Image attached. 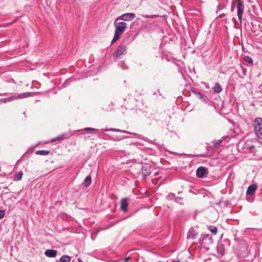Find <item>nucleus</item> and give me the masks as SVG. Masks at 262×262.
<instances>
[{"label": "nucleus", "mask_w": 262, "mask_h": 262, "mask_svg": "<svg viewBox=\"0 0 262 262\" xmlns=\"http://www.w3.org/2000/svg\"><path fill=\"white\" fill-rule=\"evenodd\" d=\"M123 69H127V67L125 68V67H123Z\"/></svg>", "instance_id": "37"}, {"label": "nucleus", "mask_w": 262, "mask_h": 262, "mask_svg": "<svg viewBox=\"0 0 262 262\" xmlns=\"http://www.w3.org/2000/svg\"><path fill=\"white\" fill-rule=\"evenodd\" d=\"M92 178L90 176H87L84 179V185L85 187H88L91 184Z\"/></svg>", "instance_id": "20"}, {"label": "nucleus", "mask_w": 262, "mask_h": 262, "mask_svg": "<svg viewBox=\"0 0 262 262\" xmlns=\"http://www.w3.org/2000/svg\"><path fill=\"white\" fill-rule=\"evenodd\" d=\"M176 196V195L173 193H169L166 196V199L168 201L174 200H175Z\"/></svg>", "instance_id": "23"}, {"label": "nucleus", "mask_w": 262, "mask_h": 262, "mask_svg": "<svg viewBox=\"0 0 262 262\" xmlns=\"http://www.w3.org/2000/svg\"><path fill=\"white\" fill-rule=\"evenodd\" d=\"M118 21L116 18L114 21V26L115 27V34L111 44H113L119 39L121 35L123 34L127 27L126 23L124 21L118 22Z\"/></svg>", "instance_id": "1"}, {"label": "nucleus", "mask_w": 262, "mask_h": 262, "mask_svg": "<svg viewBox=\"0 0 262 262\" xmlns=\"http://www.w3.org/2000/svg\"><path fill=\"white\" fill-rule=\"evenodd\" d=\"M128 259H129V257H127L125 259V262H128Z\"/></svg>", "instance_id": "34"}, {"label": "nucleus", "mask_w": 262, "mask_h": 262, "mask_svg": "<svg viewBox=\"0 0 262 262\" xmlns=\"http://www.w3.org/2000/svg\"><path fill=\"white\" fill-rule=\"evenodd\" d=\"M238 1V3L237 4H239L240 3H242V4H244V2L243 1V0H237Z\"/></svg>", "instance_id": "32"}, {"label": "nucleus", "mask_w": 262, "mask_h": 262, "mask_svg": "<svg viewBox=\"0 0 262 262\" xmlns=\"http://www.w3.org/2000/svg\"><path fill=\"white\" fill-rule=\"evenodd\" d=\"M141 172L142 174L145 178L149 176L151 173L150 166L148 164H145L143 165L141 168Z\"/></svg>", "instance_id": "8"}, {"label": "nucleus", "mask_w": 262, "mask_h": 262, "mask_svg": "<svg viewBox=\"0 0 262 262\" xmlns=\"http://www.w3.org/2000/svg\"><path fill=\"white\" fill-rule=\"evenodd\" d=\"M244 60L249 63H253V59L249 56H245L244 57Z\"/></svg>", "instance_id": "26"}, {"label": "nucleus", "mask_w": 262, "mask_h": 262, "mask_svg": "<svg viewBox=\"0 0 262 262\" xmlns=\"http://www.w3.org/2000/svg\"><path fill=\"white\" fill-rule=\"evenodd\" d=\"M142 16L144 18H154L156 16V15H143Z\"/></svg>", "instance_id": "30"}, {"label": "nucleus", "mask_w": 262, "mask_h": 262, "mask_svg": "<svg viewBox=\"0 0 262 262\" xmlns=\"http://www.w3.org/2000/svg\"><path fill=\"white\" fill-rule=\"evenodd\" d=\"M50 153V151L45 150H40L35 151L36 155H39L41 156H47Z\"/></svg>", "instance_id": "19"}, {"label": "nucleus", "mask_w": 262, "mask_h": 262, "mask_svg": "<svg viewBox=\"0 0 262 262\" xmlns=\"http://www.w3.org/2000/svg\"><path fill=\"white\" fill-rule=\"evenodd\" d=\"M174 201L180 205H184L183 202V198L179 196H177L174 200Z\"/></svg>", "instance_id": "25"}, {"label": "nucleus", "mask_w": 262, "mask_h": 262, "mask_svg": "<svg viewBox=\"0 0 262 262\" xmlns=\"http://www.w3.org/2000/svg\"><path fill=\"white\" fill-rule=\"evenodd\" d=\"M135 17L134 13H126L117 17V20L131 21Z\"/></svg>", "instance_id": "4"}, {"label": "nucleus", "mask_w": 262, "mask_h": 262, "mask_svg": "<svg viewBox=\"0 0 262 262\" xmlns=\"http://www.w3.org/2000/svg\"><path fill=\"white\" fill-rule=\"evenodd\" d=\"M16 99V97L15 95L11 96V97H8V98H1L0 99V102H3V103H6L11 101H13L14 100Z\"/></svg>", "instance_id": "16"}, {"label": "nucleus", "mask_w": 262, "mask_h": 262, "mask_svg": "<svg viewBox=\"0 0 262 262\" xmlns=\"http://www.w3.org/2000/svg\"><path fill=\"white\" fill-rule=\"evenodd\" d=\"M97 129L92 128V127H86L82 129V130L85 132H89V131H93V130H97Z\"/></svg>", "instance_id": "27"}, {"label": "nucleus", "mask_w": 262, "mask_h": 262, "mask_svg": "<svg viewBox=\"0 0 262 262\" xmlns=\"http://www.w3.org/2000/svg\"><path fill=\"white\" fill-rule=\"evenodd\" d=\"M23 173L22 171L18 172L14 176V180L15 181H20L22 179Z\"/></svg>", "instance_id": "21"}, {"label": "nucleus", "mask_w": 262, "mask_h": 262, "mask_svg": "<svg viewBox=\"0 0 262 262\" xmlns=\"http://www.w3.org/2000/svg\"><path fill=\"white\" fill-rule=\"evenodd\" d=\"M212 243V237L209 234L202 235L199 239V243L204 246H209Z\"/></svg>", "instance_id": "3"}, {"label": "nucleus", "mask_w": 262, "mask_h": 262, "mask_svg": "<svg viewBox=\"0 0 262 262\" xmlns=\"http://www.w3.org/2000/svg\"><path fill=\"white\" fill-rule=\"evenodd\" d=\"M5 214V211L4 210H0V219L4 217Z\"/></svg>", "instance_id": "28"}, {"label": "nucleus", "mask_w": 262, "mask_h": 262, "mask_svg": "<svg viewBox=\"0 0 262 262\" xmlns=\"http://www.w3.org/2000/svg\"><path fill=\"white\" fill-rule=\"evenodd\" d=\"M213 91L216 93H220L222 91V88L221 84L217 82L215 84L214 87L213 88Z\"/></svg>", "instance_id": "17"}, {"label": "nucleus", "mask_w": 262, "mask_h": 262, "mask_svg": "<svg viewBox=\"0 0 262 262\" xmlns=\"http://www.w3.org/2000/svg\"><path fill=\"white\" fill-rule=\"evenodd\" d=\"M253 126L257 137L262 140V118H256L253 122Z\"/></svg>", "instance_id": "2"}, {"label": "nucleus", "mask_w": 262, "mask_h": 262, "mask_svg": "<svg viewBox=\"0 0 262 262\" xmlns=\"http://www.w3.org/2000/svg\"><path fill=\"white\" fill-rule=\"evenodd\" d=\"M128 203L127 202V198L122 199L121 200V208L122 211L125 212L127 210Z\"/></svg>", "instance_id": "13"}, {"label": "nucleus", "mask_w": 262, "mask_h": 262, "mask_svg": "<svg viewBox=\"0 0 262 262\" xmlns=\"http://www.w3.org/2000/svg\"><path fill=\"white\" fill-rule=\"evenodd\" d=\"M192 93H193L199 99L201 100L202 101L205 103L207 102L206 97L202 94L200 92L194 89L192 90Z\"/></svg>", "instance_id": "10"}, {"label": "nucleus", "mask_w": 262, "mask_h": 262, "mask_svg": "<svg viewBox=\"0 0 262 262\" xmlns=\"http://www.w3.org/2000/svg\"><path fill=\"white\" fill-rule=\"evenodd\" d=\"M127 48L125 45H119L115 52V57L120 58L121 56L124 55L126 53Z\"/></svg>", "instance_id": "5"}, {"label": "nucleus", "mask_w": 262, "mask_h": 262, "mask_svg": "<svg viewBox=\"0 0 262 262\" xmlns=\"http://www.w3.org/2000/svg\"><path fill=\"white\" fill-rule=\"evenodd\" d=\"M57 253V251L55 250L49 249L45 251V254L49 257H55Z\"/></svg>", "instance_id": "14"}, {"label": "nucleus", "mask_w": 262, "mask_h": 262, "mask_svg": "<svg viewBox=\"0 0 262 262\" xmlns=\"http://www.w3.org/2000/svg\"><path fill=\"white\" fill-rule=\"evenodd\" d=\"M207 172V169L203 166L199 167L196 171V176L200 178L204 177Z\"/></svg>", "instance_id": "9"}, {"label": "nucleus", "mask_w": 262, "mask_h": 262, "mask_svg": "<svg viewBox=\"0 0 262 262\" xmlns=\"http://www.w3.org/2000/svg\"><path fill=\"white\" fill-rule=\"evenodd\" d=\"M71 81L70 79H68L66 80V81L62 84V86L63 88L66 87L69 84V82Z\"/></svg>", "instance_id": "29"}, {"label": "nucleus", "mask_w": 262, "mask_h": 262, "mask_svg": "<svg viewBox=\"0 0 262 262\" xmlns=\"http://www.w3.org/2000/svg\"><path fill=\"white\" fill-rule=\"evenodd\" d=\"M198 235V232L193 228H190L187 233L188 239H194Z\"/></svg>", "instance_id": "12"}, {"label": "nucleus", "mask_w": 262, "mask_h": 262, "mask_svg": "<svg viewBox=\"0 0 262 262\" xmlns=\"http://www.w3.org/2000/svg\"><path fill=\"white\" fill-rule=\"evenodd\" d=\"M64 135H65L64 134L60 135L58 136V137L51 139L49 142H54L57 140H62L64 139L63 137Z\"/></svg>", "instance_id": "22"}, {"label": "nucleus", "mask_w": 262, "mask_h": 262, "mask_svg": "<svg viewBox=\"0 0 262 262\" xmlns=\"http://www.w3.org/2000/svg\"><path fill=\"white\" fill-rule=\"evenodd\" d=\"M71 257L69 256L64 255L59 259V262H70Z\"/></svg>", "instance_id": "18"}, {"label": "nucleus", "mask_w": 262, "mask_h": 262, "mask_svg": "<svg viewBox=\"0 0 262 262\" xmlns=\"http://www.w3.org/2000/svg\"><path fill=\"white\" fill-rule=\"evenodd\" d=\"M101 130H102V131H112V132H123V133H127L128 134H133L136 136V138H140V139H142V137H143L142 135H141L139 134H134V133H133L131 132L124 131V130H121L119 129H116V128H111L109 129H101Z\"/></svg>", "instance_id": "7"}, {"label": "nucleus", "mask_w": 262, "mask_h": 262, "mask_svg": "<svg viewBox=\"0 0 262 262\" xmlns=\"http://www.w3.org/2000/svg\"><path fill=\"white\" fill-rule=\"evenodd\" d=\"M32 95V93L31 92H26V93H20L18 94H15L16 99H24L25 98H28L29 97H31Z\"/></svg>", "instance_id": "15"}, {"label": "nucleus", "mask_w": 262, "mask_h": 262, "mask_svg": "<svg viewBox=\"0 0 262 262\" xmlns=\"http://www.w3.org/2000/svg\"><path fill=\"white\" fill-rule=\"evenodd\" d=\"M78 262H83V261L80 258H78Z\"/></svg>", "instance_id": "33"}, {"label": "nucleus", "mask_w": 262, "mask_h": 262, "mask_svg": "<svg viewBox=\"0 0 262 262\" xmlns=\"http://www.w3.org/2000/svg\"><path fill=\"white\" fill-rule=\"evenodd\" d=\"M257 188V186L256 184H253L250 185L247 190L246 193L248 195H252L255 193V191Z\"/></svg>", "instance_id": "11"}, {"label": "nucleus", "mask_w": 262, "mask_h": 262, "mask_svg": "<svg viewBox=\"0 0 262 262\" xmlns=\"http://www.w3.org/2000/svg\"><path fill=\"white\" fill-rule=\"evenodd\" d=\"M245 71H246V69H244V70H243V72H245Z\"/></svg>", "instance_id": "38"}, {"label": "nucleus", "mask_w": 262, "mask_h": 262, "mask_svg": "<svg viewBox=\"0 0 262 262\" xmlns=\"http://www.w3.org/2000/svg\"><path fill=\"white\" fill-rule=\"evenodd\" d=\"M209 230L210 232L214 235L217 233V229L216 227L213 226H211L209 227Z\"/></svg>", "instance_id": "24"}, {"label": "nucleus", "mask_w": 262, "mask_h": 262, "mask_svg": "<svg viewBox=\"0 0 262 262\" xmlns=\"http://www.w3.org/2000/svg\"><path fill=\"white\" fill-rule=\"evenodd\" d=\"M222 141L221 140H220L217 141V142L215 143V145H219L222 143Z\"/></svg>", "instance_id": "31"}, {"label": "nucleus", "mask_w": 262, "mask_h": 262, "mask_svg": "<svg viewBox=\"0 0 262 262\" xmlns=\"http://www.w3.org/2000/svg\"><path fill=\"white\" fill-rule=\"evenodd\" d=\"M237 17L239 21L241 23L242 22V17H243V14L244 10V4H242L240 3L239 4H237Z\"/></svg>", "instance_id": "6"}, {"label": "nucleus", "mask_w": 262, "mask_h": 262, "mask_svg": "<svg viewBox=\"0 0 262 262\" xmlns=\"http://www.w3.org/2000/svg\"><path fill=\"white\" fill-rule=\"evenodd\" d=\"M158 172H156V173H155V176H157V175H158Z\"/></svg>", "instance_id": "36"}, {"label": "nucleus", "mask_w": 262, "mask_h": 262, "mask_svg": "<svg viewBox=\"0 0 262 262\" xmlns=\"http://www.w3.org/2000/svg\"><path fill=\"white\" fill-rule=\"evenodd\" d=\"M254 146H250V147H249V148H250V150H251V149H252L253 148H254Z\"/></svg>", "instance_id": "35"}]
</instances>
